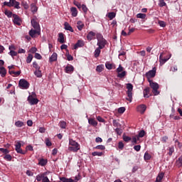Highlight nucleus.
I'll return each instance as SVG.
<instances>
[{
	"label": "nucleus",
	"instance_id": "f257e3e1",
	"mask_svg": "<svg viewBox=\"0 0 182 182\" xmlns=\"http://www.w3.org/2000/svg\"><path fill=\"white\" fill-rule=\"evenodd\" d=\"M68 151H73V153H77L80 150V144L76 142V141L70 139L69 146L68 148Z\"/></svg>",
	"mask_w": 182,
	"mask_h": 182
},
{
	"label": "nucleus",
	"instance_id": "f03ea898",
	"mask_svg": "<svg viewBox=\"0 0 182 182\" xmlns=\"http://www.w3.org/2000/svg\"><path fill=\"white\" fill-rule=\"evenodd\" d=\"M97 46L100 49H103L106 44L107 43V41L103 38V36L100 33L97 34Z\"/></svg>",
	"mask_w": 182,
	"mask_h": 182
},
{
	"label": "nucleus",
	"instance_id": "7ed1b4c3",
	"mask_svg": "<svg viewBox=\"0 0 182 182\" xmlns=\"http://www.w3.org/2000/svg\"><path fill=\"white\" fill-rule=\"evenodd\" d=\"M127 100H128V102L132 103V102L133 100V84L127 83Z\"/></svg>",
	"mask_w": 182,
	"mask_h": 182
},
{
	"label": "nucleus",
	"instance_id": "20e7f679",
	"mask_svg": "<svg viewBox=\"0 0 182 182\" xmlns=\"http://www.w3.org/2000/svg\"><path fill=\"white\" fill-rule=\"evenodd\" d=\"M148 82L149 83L150 87L152 89V93H154V96L159 95L160 92H159V83L153 82V80H149Z\"/></svg>",
	"mask_w": 182,
	"mask_h": 182
},
{
	"label": "nucleus",
	"instance_id": "39448f33",
	"mask_svg": "<svg viewBox=\"0 0 182 182\" xmlns=\"http://www.w3.org/2000/svg\"><path fill=\"white\" fill-rule=\"evenodd\" d=\"M124 70V68L122 66V65H119L118 68H117L116 72L117 74V77H119L120 79H123L126 75H127V72L123 71Z\"/></svg>",
	"mask_w": 182,
	"mask_h": 182
},
{
	"label": "nucleus",
	"instance_id": "423d86ee",
	"mask_svg": "<svg viewBox=\"0 0 182 182\" xmlns=\"http://www.w3.org/2000/svg\"><path fill=\"white\" fill-rule=\"evenodd\" d=\"M157 72V68L156 67H154L152 70H149L145 74V76L146 79L149 80H151L150 79H153V77H156V73Z\"/></svg>",
	"mask_w": 182,
	"mask_h": 182
},
{
	"label": "nucleus",
	"instance_id": "0eeeda50",
	"mask_svg": "<svg viewBox=\"0 0 182 182\" xmlns=\"http://www.w3.org/2000/svg\"><path fill=\"white\" fill-rule=\"evenodd\" d=\"M13 23L18 26H21L22 23V18H21V17H19L16 14H13Z\"/></svg>",
	"mask_w": 182,
	"mask_h": 182
},
{
	"label": "nucleus",
	"instance_id": "6e6552de",
	"mask_svg": "<svg viewBox=\"0 0 182 182\" xmlns=\"http://www.w3.org/2000/svg\"><path fill=\"white\" fill-rule=\"evenodd\" d=\"M18 85L21 89H29L30 84L25 79H21L19 80Z\"/></svg>",
	"mask_w": 182,
	"mask_h": 182
},
{
	"label": "nucleus",
	"instance_id": "1a4fd4ad",
	"mask_svg": "<svg viewBox=\"0 0 182 182\" xmlns=\"http://www.w3.org/2000/svg\"><path fill=\"white\" fill-rule=\"evenodd\" d=\"M27 100H28V103H30V105L31 106H33L35 105H38V103H39V100H38V98L33 97V95H29L28 97Z\"/></svg>",
	"mask_w": 182,
	"mask_h": 182
},
{
	"label": "nucleus",
	"instance_id": "9d476101",
	"mask_svg": "<svg viewBox=\"0 0 182 182\" xmlns=\"http://www.w3.org/2000/svg\"><path fill=\"white\" fill-rule=\"evenodd\" d=\"M31 25L34 29L39 30L41 28V26H39V23L38 22V18L36 16H34L31 21Z\"/></svg>",
	"mask_w": 182,
	"mask_h": 182
},
{
	"label": "nucleus",
	"instance_id": "9b49d317",
	"mask_svg": "<svg viewBox=\"0 0 182 182\" xmlns=\"http://www.w3.org/2000/svg\"><path fill=\"white\" fill-rule=\"evenodd\" d=\"M16 151L19 154H26V151H23L21 147H22V144H21V141H17L16 145Z\"/></svg>",
	"mask_w": 182,
	"mask_h": 182
},
{
	"label": "nucleus",
	"instance_id": "f8f14e48",
	"mask_svg": "<svg viewBox=\"0 0 182 182\" xmlns=\"http://www.w3.org/2000/svg\"><path fill=\"white\" fill-rule=\"evenodd\" d=\"M137 112L141 113V114H144V112H146L147 107L144 104H141L137 107Z\"/></svg>",
	"mask_w": 182,
	"mask_h": 182
},
{
	"label": "nucleus",
	"instance_id": "ddd939ff",
	"mask_svg": "<svg viewBox=\"0 0 182 182\" xmlns=\"http://www.w3.org/2000/svg\"><path fill=\"white\" fill-rule=\"evenodd\" d=\"M29 35L30 36H31V38H36V35H41V31L38 30L31 29L29 31Z\"/></svg>",
	"mask_w": 182,
	"mask_h": 182
},
{
	"label": "nucleus",
	"instance_id": "4468645a",
	"mask_svg": "<svg viewBox=\"0 0 182 182\" xmlns=\"http://www.w3.org/2000/svg\"><path fill=\"white\" fill-rule=\"evenodd\" d=\"M10 2L11 4V6H14L16 9H21V6H19L21 4L18 1H16V0H10Z\"/></svg>",
	"mask_w": 182,
	"mask_h": 182
},
{
	"label": "nucleus",
	"instance_id": "2eb2a0df",
	"mask_svg": "<svg viewBox=\"0 0 182 182\" xmlns=\"http://www.w3.org/2000/svg\"><path fill=\"white\" fill-rule=\"evenodd\" d=\"M85 46V43L82 40H78L77 42L74 46V49H77L78 48H83Z\"/></svg>",
	"mask_w": 182,
	"mask_h": 182
},
{
	"label": "nucleus",
	"instance_id": "dca6fc26",
	"mask_svg": "<svg viewBox=\"0 0 182 182\" xmlns=\"http://www.w3.org/2000/svg\"><path fill=\"white\" fill-rule=\"evenodd\" d=\"M163 55H164V53H161L160 56H159V62H160L161 65H164V63H166V62H167V60H168V59H170V58H164Z\"/></svg>",
	"mask_w": 182,
	"mask_h": 182
},
{
	"label": "nucleus",
	"instance_id": "f3484780",
	"mask_svg": "<svg viewBox=\"0 0 182 182\" xmlns=\"http://www.w3.org/2000/svg\"><path fill=\"white\" fill-rule=\"evenodd\" d=\"M56 60H58V53H53L49 58V62L52 63L53 62H56Z\"/></svg>",
	"mask_w": 182,
	"mask_h": 182
},
{
	"label": "nucleus",
	"instance_id": "a211bd4d",
	"mask_svg": "<svg viewBox=\"0 0 182 182\" xmlns=\"http://www.w3.org/2000/svg\"><path fill=\"white\" fill-rule=\"evenodd\" d=\"M65 73H73V70H75V68L73 67L72 65H68L65 67Z\"/></svg>",
	"mask_w": 182,
	"mask_h": 182
},
{
	"label": "nucleus",
	"instance_id": "6ab92c4d",
	"mask_svg": "<svg viewBox=\"0 0 182 182\" xmlns=\"http://www.w3.org/2000/svg\"><path fill=\"white\" fill-rule=\"evenodd\" d=\"M105 67L108 69V70H112V69H116V65L114 63H109V62H107L105 63Z\"/></svg>",
	"mask_w": 182,
	"mask_h": 182
},
{
	"label": "nucleus",
	"instance_id": "aec40b11",
	"mask_svg": "<svg viewBox=\"0 0 182 182\" xmlns=\"http://www.w3.org/2000/svg\"><path fill=\"white\" fill-rule=\"evenodd\" d=\"M65 29V31H70V32H74L73 28H72V26L69 24V23L65 22L64 23Z\"/></svg>",
	"mask_w": 182,
	"mask_h": 182
},
{
	"label": "nucleus",
	"instance_id": "412c9836",
	"mask_svg": "<svg viewBox=\"0 0 182 182\" xmlns=\"http://www.w3.org/2000/svg\"><path fill=\"white\" fill-rule=\"evenodd\" d=\"M164 178V173L161 172L158 174L155 182H161V180Z\"/></svg>",
	"mask_w": 182,
	"mask_h": 182
},
{
	"label": "nucleus",
	"instance_id": "4be33fe9",
	"mask_svg": "<svg viewBox=\"0 0 182 182\" xmlns=\"http://www.w3.org/2000/svg\"><path fill=\"white\" fill-rule=\"evenodd\" d=\"M60 181L62 182H77V181L72 179L71 178H68L66 177H60Z\"/></svg>",
	"mask_w": 182,
	"mask_h": 182
},
{
	"label": "nucleus",
	"instance_id": "5701e85b",
	"mask_svg": "<svg viewBox=\"0 0 182 182\" xmlns=\"http://www.w3.org/2000/svg\"><path fill=\"white\" fill-rule=\"evenodd\" d=\"M31 11L33 14H36V12H38V6H36L35 3L31 4Z\"/></svg>",
	"mask_w": 182,
	"mask_h": 182
},
{
	"label": "nucleus",
	"instance_id": "b1692460",
	"mask_svg": "<svg viewBox=\"0 0 182 182\" xmlns=\"http://www.w3.org/2000/svg\"><path fill=\"white\" fill-rule=\"evenodd\" d=\"M46 176V173H40L38 175L36 176V180L37 181H42V180H43L45 178Z\"/></svg>",
	"mask_w": 182,
	"mask_h": 182
},
{
	"label": "nucleus",
	"instance_id": "393cba45",
	"mask_svg": "<svg viewBox=\"0 0 182 182\" xmlns=\"http://www.w3.org/2000/svg\"><path fill=\"white\" fill-rule=\"evenodd\" d=\"M95 35L96 33H95V32L93 31H90V33H88L87 36V41H92L95 38Z\"/></svg>",
	"mask_w": 182,
	"mask_h": 182
},
{
	"label": "nucleus",
	"instance_id": "a878e982",
	"mask_svg": "<svg viewBox=\"0 0 182 182\" xmlns=\"http://www.w3.org/2000/svg\"><path fill=\"white\" fill-rule=\"evenodd\" d=\"M150 94V87H147L144 90V97L149 98L150 96L149 95Z\"/></svg>",
	"mask_w": 182,
	"mask_h": 182
},
{
	"label": "nucleus",
	"instance_id": "bb28decb",
	"mask_svg": "<svg viewBox=\"0 0 182 182\" xmlns=\"http://www.w3.org/2000/svg\"><path fill=\"white\" fill-rule=\"evenodd\" d=\"M4 14L6 15V16H7V18H14V14L12 13V11L8 9L4 10Z\"/></svg>",
	"mask_w": 182,
	"mask_h": 182
},
{
	"label": "nucleus",
	"instance_id": "cd10ccee",
	"mask_svg": "<svg viewBox=\"0 0 182 182\" xmlns=\"http://www.w3.org/2000/svg\"><path fill=\"white\" fill-rule=\"evenodd\" d=\"M0 75L1 77H5L6 76V69L4 67H0Z\"/></svg>",
	"mask_w": 182,
	"mask_h": 182
},
{
	"label": "nucleus",
	"instance_id": "c85d7f7f",
	"mask_svg": "<svg viewBox=\"0 0 182 182\" xmlns=\"http://www.w3.org/2000/svg\"><path fill=\"white\" fill-rule=\"evenodd\" d=\"M70 11L72 16H74V18H75V16H77V9H76V7H72L70 9Z\"/></svg>",
	"mask_w": 182,
	"mask_h": 182
},
{
	"label": "nucleus",
	"instance_id": "c756f323",
	"mask_svg": "<svg viewBox=\"0 0 182 182\" xmlns=\"http://www.w3.org/2000/svg\"><path fill=\"white\" fill-rule=\"evenodd\" d=\"M102 48H100V47L97 48L94 52V56L95 58H99V56H100V52H102L101 50Z\"/></svg>",
	"mask_w": 182,
	"mask_h": 182
},
{
	"label": "nucleus",
	"instance_id": "7c9ffc66",
	"mask_svg": "<svg viewBox=\"0 0 182 182\" xmlns=\"http://www.w3.org/2000/svg\"><path fill=\"white\" fill-rule=\"evenodd\" d=\"M46 164H48V160L45 159H41L38 161V166H41L42 167H44Z\"/></svg>",
	"mask_w": 182,
	"mask_h": 182
},
{
	"label": "nucleus",
	"instance_id": "2f4dec72",
	"mask_svg": "<svg viewBox=\"0 0 182 182\" xmlns=\"http://www.w3.org/2000/svg\"><path fill=\"white\" fill-rule=\"evenodd\" d=\"M58 36V42H60V43H65V36L63 33H60Z\"/></svg>",
	"mask_w": 182,
	"mask_h": 182
},
{
	"label": "nucleus",
	"instance_id": "473e14b6",
	"mask_svg": "<svg viewBox=\"0 0 182 182\" xmlns=\"http://www.w3.org/2000/svg\"><path fill=\"white\" fill-rule=\"evenodd\" d=\"M77 28L78 31H82V29H83V28H85V24H83V23L82 21H77Z\"/></svg>",
	"mask_w": 182,
	"mask_h": 182
},
{
	"label": "nucleus",
	"instance_id": "72a5a7b5",
	"mask_svg": "<svg viewBox=\"0 0 182 182\" xmlns=\"http://www.w3.org/2000/svg\"><path fill=\"white\" fill-rule=\"evenodd\" d=\"M88 123L91 124V126H93L94 127H96V126H97V122H96L95 119H90L88 120Z\"/></svg>",
	"mask_w": 182,
	"mask_h": 182
},
{
	"label": "nucleus",
	"instance_id": "f704fd0d",
	"mask_svg": "<svg viewBox=\"0 0 182 182\" xmlns=\"http://www.w3.org/2000/svg\"><path fill=\"white\" fill-rule=\"evenodd\" d=\"M112 124H113V127H116L117 129L122 127V124H120V123H119V122H117V120L116 119H114L112 121Z\"/></svg>",
	"mask_w": 182,
	"mask_h": 182
},
{
	"label": "nucleus",
	"instance_id": "c9c22d12",
	"mask_svg": "<svg viewBox=\"0 0 182 182\" xmlns=\"http://www.w3.org/2000/svg\"><path fill=\"white\" fill-rule=\"evenodd\" d=\"M9 75H11V76H19L21 75V71L15 72L14 70H9Z\"/></svg>",
	"mask_w": 182,
	"mask_h": 182
},
{
	"label": "nucleus",
	"instance_id": "e433bc0d",
	"mask_svg": "<svg viewBox=\"0 0 182 182\" xmlns=\"http://www.w3.org/2000/svg\"><path fill=\"white\" fill-rule=\"evenodd\" d=\"M34 75L36 76V77H41L42 76V71L41 69L36 70Z\"/></svg>",
	"mask_w": 182,
	"mask_h": 182
},
{
	"label": "nucleus",
	"instance_id": "4c0bfd02",
	"mask_svg": "<svg viewBox=\"0 0 182 182\" xmlns=\"http://www.w3.org/2000/svg\"><path fill=\"white\" fill-rule=\"evenodd\" d=\"M108 18L109 19H110V21H112V19H114V18H116V13L114 12H109L108 14Z\"/></svg>",
	"mask_w": 182,
	"mask_h": 182
},
{
	"label": "nucleus",
	"instance_id": "58836bf2",
	"mask_svg": "<svg viewBox=\"0 0 182 182\" xmlns=\"http://www.w3.org/2000/svg\"><path fill=\"white\" fill-rule=\"evenodd\" d=\"M144 159L145 161H148V160H150V159H151V155H150V154H149L148 152H146L144 154Z\"/></svg>",
	"mask_w": 182,
	"mask_h": 182
},
{
	"label": "nucleus",
	"instance_id": "ea45409f",
	"mask_svg": "<svg viewBox=\"0 0 182 182\" xmlns=\"http://www.w3.org/2000/svg\"><path fill=\"white\" fill-rule=\"evenodd\" d=\"M105 68V65H97L96 68V70L100 73V72L103 71V69Z\"/></svg>",
	"mask_w": 182,
	"mask_h": 182
},
{
	"label": "nucleus",
	"instance_id": "a19ab883",
	"mask_svg": "<svg viewBox=\"0 0 182 182\" xmlns=\"http://www.w3.org/2000/svg\"><path fill=\"white\" fill-rule=\"evenodd\" d=\"M23 122L22 121H17L15 122V126L16 127H23Z\"/></svg>",
	"mask_w": 182,
	"mask_h": 182
},
{
	"label": "nucleus",
	"instance_id": "79ce46f5",
	"mask_svg": "<svg viewBox=\"0 0 182 182\" xmlns=\"http://www.w3.org/2000/svg\"><path fill=\"white\" fill-rule=\"evenodd\" d=\"M59 126L61 129H66V122L60 121L59 122Z\"/></svg>",
	"mask_w": 182,
	"mask_h": 182
},
{
	"label": "nucleus",
	"instance_id": "37998d69",
	"mask_svg": "<svg viewBox=\"0 0 182 182\" xmlns=\"http://www.w3.org/2000/svg\"><path fill=\"white\" fill-rule=\"evenodd\" d=\"M32 59H33V55H32V54H28L26 59V63H31V62H32Z\"/></svg>",
	"mask_w": 182,
	"mask_h": 182
},
{
	"label": "nucleus",
	"instance_id": "c03bdc74",
	"mask_svg": "<svg viewBox=\"0 0 182 182\" xmlns=\"http://www.w3.org/2000/svg\"><path fill=\"white\" fill-rule=\"evenodd\" d=\"M92 156H98L99 157H102V156H103V152L94 151L92 153Z\"/></svg>",
	"mask_w": 182,
	"mask_h": 182
},
{
	"label": "nucleus",
	"instance_id": "a18cd8bd",
	"mask_svg": "<svg viewBox=\"0 0 182 182\" xmlns=\"http://www.w3.org/2000/svg\"><path fill=\"white\" fill-rule=\"evenodd\" d=\"M176 163L178 166V167H182V156H181L178 160L176 161Z\"/></svg>",
	"mask_w": 182,
	"mask_h": 182
},
{
	"label": "nucleus",
	"instance_id": "49530a36",
	"mask_svg": "<svg viewBox=\"0 0 182 182\" xmlns=\"http://www.w3.org/2000/svg\"><path fill=\"white\" fill-rule=\"evenodd\" d=\"M46 141V144L48 147H50V146H52V142L50 141V140L49 139V138H46L45 139Z\"/></svg>",
	"mask_w": 182,
	"mask_h": 182
},
{
	"label": "nucleus",
	"instance_id": "de8ad7c7",
	"mask_svg": "<svg viewBox=\"0 0 182 182\" xmlns=\"http://www.w3.org/2000/svg\"><path fill=\"white\" fill-rule=\"evenodd\" d=\"M95 149L97 150H106V146H105V145H98L95 146Z\"/></svg>",
	"mask_w": 182,
	"mask_h": 182
},
{
	"label": "nucleus",
	"instance_id": "09e8293b",
	"mask_svg": "<svg viewBox=\"0 0 182 182\" xmlns=\"http://www.w3.org/2000/svg\"><path fill=\"white\" fill-rule=\"evenodd\" d=\"M4 160H7V161H11V160H12V156L6 154L4 156Z\"/></svg>",
	"mask_w": 182,
	"mask_h": 182
},
{
	"label": "nucleus",
	"instance_id": "8fccbe9b",
	"mask_svg": "<svg viewBox=\"0 0 182 182\" xmlns=\"http://www.w3.org/2000/svg\"><path fill=\"white\" fill-rule=\"evenodd\" d=\"M166 5L167 4L164 1V0H159V6H160L161 8H163V6H166Z\"/></svg>",
	"mask_w": 182,
	"mask_h": 182
},
{
	"label": "nucleus",
	"instance_id": "3c124183",
	"mask_svg": "<svg viewBox=\"0 0 182 182\" xmlns=\"http://www.w3.org/2000/svg\"><path fill=\"white\" fill-rule=\"evenodd\" d=\"M144 136H146V132L144 130H141L138 134V137H143Z\"/></svg>",
	"mask_w": 182,
	"mask_h": 182
},
{
	"label": "nucleus",
	"instance_id": "603ef678",
	"mask_svg": "<svg viewBox=\"0 0 182 182\" xmlns=\"http://www.w3.org/2000/svg\"><path fill=\"white\" fill-rule=\"evenodd\" d=\"M137 18H139L140 19H144L146 18V14L139 13L136 15Z\"/></svg>",
	"mask_w": 182,
	"mask_h": 182
},
{
	"label": "nucleus",
	"instance_id": "864d4df0",
	"mask_svg": "<svg viewBox=\"0 0 182 182\" xmlns=\"http://www.w3.org/2000/svg\"><path fill=\"white\" fill-rule=\"evenodd\" d=\"M0 151H1V153H4V154H8L9 153V150L4 148H0Z\"/></svg>",
	"mask_w": 182,
	"mask_h": 182
},
{
	"label": "nucleus",
	"instance_id": "5fc2aeb1",
	"mask_svg": "<svg viewBox=\"0 0 182 182\" xmlns=\"http://www.w3.org/2000/svg\"><path fill=\"white\" fill-rule=\"evenodd\" d=\"M21 5L23 6L24 9H28V8H29V5H28L26 1H22Z\"/></svg>",
	"mask_w": 182,
	"mask_h": 182
},
{
	"label": "nucleus",
	"instance_id": "6e6d98bb",
	"mask_svg": "<svg viewBox=\"0 0 182 182\" xmlns=\"http://www.w3.org/2000/svg\"><path fill=\"white\" fill-rule=\"evenodd\" d=\"M158 23H159V26H161V28H166V22H164L163 21H159Z\"/></svg>",
	"mask_w": 182,
	"mask_h": 182
},
{
	"label": "nucleus",
	"instance_id": "4d7b16f0",
	"mask_svg": "<svg viewBox=\"0 0 182 182\" xmlns=\"http://www.w3.org/2000/svg\"><path fill=\"white\" fill-rule=\"evenodd\" d=\"M167 140H168V136H164L161 139L162 143H167Z\"/></svg>",
	"mask_w": 182,
	"mask_h": 182
},
{
	"label": "nucleus",
	"instance_id": "13d9d810",
	"mask_svg": "<svg viewBox=\"0 0 182 182\" xmlns=\"http://www.w3.org/2000/svg\"><path fill=\"white\" fill-rule=\"evenodd\" d=\"M33 68H35V69H36V70L41 69V66H39V65H38V63H36V61H34L33 63Z\"/></svg>",
	"mask_w": 182,
	"mask_h": 182
},
{
	"label": "nucleus",
	"instance_id": "bf43d9fd",
	"mask_svg": "<svg viewBox=\"0 0 182 182\" xmlns=\"http://www.w3.org/2000/svg\"><path fill=\"white\" fill-rule=\"evenodd\" d=\"M173 153H174V147L169 148L168 153V156H173Z\"/></svg>",
	"mask_w": 182,
	"mask_h": 182
},
{
	"label": "nucleus",
	"instance_id": "052dcab7",
	"mask_svg": "<svg viewBox=\"0 0 182 182\" xmlns=\"http://www.w3.org/2000/svg\"><path fill=\"white\" fill-rule=\"evenodd\" d=\"M118 148L119 150H123V149H124V144H123L122 141H119L118 144Z\"/></svg>",
	"mask_w": 182,
	"mask_h": 182
},
{
	"label": "nucleus",
	"instance_id": "680f3d73",
	"mask_svg": "<svg viewBox=\"0 0 182 182\" xmlns=\"http://www.w3.org/2000/svg\"><path fill=\"white\" fill-rule=\"evenodd\" d=\"M124 112H126V108H124V107L118 109V113L123 114Z\"/></svg>",
	"mask_w": 182,
	"mask_h": 182
},
{
	"label": "nucleus",
	"instance_id": "e2e57ef3",
	"mask_svg": "<svg viewBox=\"0 0 182 182\" xmlns=\"http://www.w3.org/2000/svg\"><path fill=\"white\" fill-rule=\"evenodd\" d=\"M29 52H31V53H36V52H38V48H36V47H32Z\"/></svg>",
	"mask_w": 182,
	"mask_h": 182
},
{
	"label": "nucleus",
	"instance_id": "0e129e2a",
	"mask_svg": "<svg viewBox=\"0 0 182 182\" xmlns=\"http://www.w3.org/2000/svg\"><path fill=\"white\" fill-rule=\"evenodd\" d=\"M123 140L128 143V141H130V140H132V138L130 136H124Z\"/></svg>",
	"mask_w": 182,
	"mask_h": 182
},
{
	"label": "nucleus",
	"instance_id": "69168bd1",
	"mask_svg": "<svg viewBox=\"0 0 182 182\" xmlns=\"http://www.w3.org/2000/svg\"><path fill=\"white\" fill-rule=\"evenodd\" d=\"M132 144H139V141H137V138H136L135 136L132 137Z\"/></svg>",
	"mask_w": 182,
	"mask_h": 182
},
{
	"label": "nucleus",
	"instance_id": "338daca9",
	"mask_svg": "<svg viewBox=\"0 0 182 182\" xmlns=\"http://www.w3.org/2000/svg\"><path fill=\"white\" fill-rule=\"evenodd\" d=\"M9 55L14 58V56H16L18 55V53H16L15 50H10Z\"/></svg>",
	"mask_w": 182,
	"mask_h": 182
},
{
	"label": "nucleus",
	"instance_id": "774afa93",
	"mask_svg": "<svg viewBox=\"0 0 182 182\" xmlns=\"http://www.w3.org/2000/svg\"><path fill=\"white\" fill-rule=\"evenodd\" d=\"M34 58H36V59L41 60V59H42V55H41V54H39L38 53H35Z\"/></svg>",
	"mask_w": 182,
	"mask_h": 182
}]
</instances>
